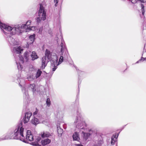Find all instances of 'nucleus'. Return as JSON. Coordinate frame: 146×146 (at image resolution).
<instances>
[{
  "label": "nucleus",
  "instance_id": "obj_1",
  "mask_svg": "<svg viewBox=\"0 0 146 146\" xmlns=\"http://www.w3.org/2000/svg\"><path fill=\"white\" fill-rule=\"evenodd\" d=\"M24 129L23 128L22 123L19 124L17 128L15 131L13 138L15 139H20L21 141L26 142L27 141H32L34 140L33 136L30 130H27L25 137L23 135Z\"/></svg>",
  "mask_w": 146,
  "mask_h": 146
},
{
  "label": "nucleus",
  "instance_id": "obj_2",
  "mask_svg": "<svg viewBox=\"0 0 146 146\" xmlns=\"http://www.w3.org/2000/svg\"><path fill=\"white\" fill-rule=\"evenodd\" d=\"M40 8L38 12V17L36 19L38 23L40 22L42 20H45L46 18V12L44 7L41 4H40Z\"/></svg>",
  "mask_w": 146,
  "mask_h": 146
},
{
  "label": "nucleus",
  "instance_id": "obj_3",
  "mask_svg": "<svg viewBox=\"0 0 146 146\" xmlns=\"http://www.w3.org/2000/svg\"><path fill=\"white\" fill-rule=\"evenodd\" d=\"M31 22V20H28L26 24H23L21 27H19L18 28H13V30L14 31V32L12 31V34H15L16 33L17 31L21 33L25 31V30L29 27V26L30 25Z\"/></svg>",
  "mask_w": 146,
  "mask_h": 146
},
{
  "label": "nucleus",
  "instance_id": "obj_4",
  "mask_svg": "<svg viewBox=\"0 0 146 146\" xmlns=\"http://www.w3.org/2000/svg\"><path fill=\"white\" fill-rule=\"evenodd\" d=\"M32 115V113L30 111L25 113V117L23 119V122L24 123H27L29 121Z\"/></svg>",
  "mask_w": 146,
  "mask_h": 146
},
{
  "label": "nucleus",
  "instance_id": "obj_5",
  "mask_svg": "<svg viewBox=\"0 0 146 146\" xmlns=\"http://www.w3.org/2000/svg\"><path fill=\"white\" fill-rule=\"evenodd\" d=\"M0 27L1 29L3 28L8 31H13V28L3 23L1 21H0Z\"/></svg>",
  "mask_w": 146,
  "mask_h": 146
},
{
  "label": "nucleus",
  "instance_id": "obj_6",
  "mask_svg": "<svg viewBox=\"0 0 146 146\" xmlns=\"http://www.w3.org/2000/svg\"><path fill=\"white\" fill-rule=\"evenodd\" d=\"M45 55L46 57L47 58V59L49 60H51L52 57V53L47 49L46 50Z\"/></svg>",
  "mask_w": 146,
  "mask_h": 146
},
{
  "label": "nucleus",
  "instance_id": "obj_7",
  "mask_svg": "<svg viewBox=\"0 0 146 146\" xmlns=\"http://www.w3.org/2000/svg\"><path fill=\"white\" fill-rule=\"evenodd\" d=\"M41 136L43 138L45 137H49L52 136V135L48 132H43L41 133Z\"/></svg>",
  "mask_w": 146,
  "mask_h": 146
},
{
  "label": "nucleus",
  "instance_id": "obj_8",
  "mask_svg": "<svg viewBox=\"0 0 146 146\" xmlns=\"http://www.w3.org/2000/svg\"><path fill=\"white\" fill-rule=\"evenodd\" d=\"M41 63V68L42 69H44L47 64L46 57H43L42 58Z\"/></svg>",
  "mask_w": 146,
  "mask_h": 146
},
{
  "label": "nucleus",
  "instance_id": "obj_9",
  "mask_svg": "<svg viewBox=\"0 0 146 146\" xmlns=\"http://www.w3.org/2000/svg\"><path fill=\"white\" fill-rule=\"evenodd\" d=\"M117 135V134H114L111 137V144L112 145L114 144L116 141L117 140V139L118 136V134H117V135Z\"/></svg>",
  "mask_w": 146,
  "mask_h": 146
},
{
  "label": "nucleus",
  "instance_id": "obj_10",
  "mask_svg": "<svg viewBox=\"0 0 146 146\" xmlns=\"http://www.w3.org/2000/svg\"><path fill=\"white\" fill-rule=\"evenodd\" d=\"M51 140L47 138L46 139L42 140L41 141V143L42 145L44 146L49 144L51 142Z\"/></svg>",
  "mask_w": 146,
  "mask_h": 146
},
{
  "label": "nucleus",
  "instance_id": "obj_11",
  "mask_svg": "<svg viewBox=\"0 0 146 146\" xmlns=\"http://www.w3.org/2000/svg\"><path fill=\"white\" fill-rule=\"evenodd\" d=\"M74 140L78 141L80 140L79 135L78 133L75 132L72 135Z\"/></svg>",
  "mask_w": 146,
  "mask_h": 146
},
{
  "label": "nucleus",
  "instance_id": "obj_12",
  "mask_svg": "<svg viewBox=\"0 0 146 146\" xmlns=\"http://www.w3.org/2000/svg\"><path fill=\"white\" fill-rule=\"evenodd\" d=\"M31 57L32 58V60H33L38 58V57L36 53L34 51L32 52L31 54Z\"/></svg>",
  "mask_w": 146,
  "mask_h": 146
},
{
  "label": "nucleus",
  "instance_id": "obj_13",
  "mask_svg": "<svg viewBox=\"0 0 146 146\" xmlns=\"http://www.w3.org/2000/svg\"><path fill=\"white\" fill-rule=\"evenodd\" d=\"M39 121L38 119L34 117H33L31 121V123L35 125H36L39 123Z\"/></svg>",
  "mask_w": 146,
  "mask_h": 146
},
{
  "label": "nucleus",
  "instance_id": "obj_14",
  "mask_svg": "<svg viewBox=\"0 0 146 146\" xmlns=\"http://www.w3.org/2000/svg\"><path fill=\"white\" fill-rule=\"evenodd\" d=\"M35 36V35L34 34L33 35H31L29 36V41L30 42V44L34 42Z\"/></svg>",
  "mask_w": 146,
  "mask_h": 146
},
{
  "label": "nucleus",
  "instance_id": "obj_15",
  "mask_svg": "<svg viewBox=\"0 0 146 146\" xmlns=\"http://www.w3.org/2000/svg\"><path fill=\"white\" fill-rule=\"evenodd\" d=\"M82 133L84 135L83 138L85 140H86L91 135L90 133H84L83 131L82 132Z\"/></svg>",
  "mask_w": 146,
  "mask_h": 146
},
{
  "label": "nucleus",
  "instance_id": "obj_16",
  "mask_svg": "<svg viewBox=\"0 0 146 146\" xmlns=\"http://www.w3.org/2000/svg\"><path fill=\"white\" fill-rule=\"evenodd\" d=\"M30 53H30L27 52H26L24 54V57L27 61L29 59V54Z\"/></svg>",
  "mask_w": 146,
  "mask_h": 146
},
{
  "label": "nucleus",
  "instance_id": "obj_17",
  "mask_svg": "<svg viewBox=\"0 0 146 146\" xmlns=\"http://www.w3.org/2000/svg\"><path fill=\"white\" fill-rule=\"evenodd\" d=\"M14 49L17 53L20 54L22 51H23V49L21 48V47H19L17 48H15Z\"/></svg>",
  "mask_w": 146,
  "mask_h": 146
},
{
  "label": "nucleus",
  "instance_id": "obj_18",
  "mask_svg": "<svg viewBox=\"0 0 146 146\" xmlns=\"http://www.w3.org/2000/svg\"><path fill=\"white\" fill-rule=\"evenodd\" d=\"M42 73L41 71H40V70L38 69L37 71L36 74V78L39 77L41 75Z\"/></svg>",
  "mask_w": 146,
  "mask_h": 146
},
{
  "label": "nucleus",
  "instance_id": "obj_19",
  "mask_svg": "<svg viewBox=\"0 0 146 146\" xmlns=\"http://www.w3.org/2000/svg\"><path fill=\"white\" fill-rule=\"evenodd\" d=\"M141 11L142 12V14L143 15H144L145 11L144 9V6L143 4H141Z\"/></svg>",
  "mask_w": 146,
  "mask_h": 146
},
{
  "label": "nucleus",
  "instance_id": "obj_20",
  "mask_svg": "<svg viewBox=\"0 0 146 146\" xmlns=\"http://www.w3.org/2000/svg\"><path fill=\"white\" fill-rule=\"evenodd\" d=\"M61 46V52L63 53L64 52V49L65 46L64 45H63V43L62 42H61L60 44Z\"/></svg>",
  "mask_w": 146,
  "mask_h": 146
},
{
  "label": "nucleus",
  "instance_id": "obj_21",
  "mask_svg": "<svg viewBox=\"0 0 146 146\" xmlns=\"http://www.w3.org/2000/svg\"><path fill=\"white\" fill-rule=\"evenodd\" d=\"M56 63V62H55ZM54 64H52V66L54 67V68H52V70L53 71H54L57 68V66H55V62H53Z\"/></svg>",
  "mask_w": 146,
  "mask_h": 146
},
{
  "label": "nucleus",
  "instance_id": "obj_22",
  "mask_svg": "<svg viewBox=\"0 0 146 146\" xmlns=\"http://www.w3.org/2000/svg\"><path fill=\"white\" fill-rule=\"evenodd\" d=\"M58 134H59V136H61L62 134L63 133V130L62 129H58Z\"/></svg>",
  "mask_w": 146,
  "mask_h": 146
},
{
  "label": "nucleus",
  "instance_id": "obj_23",
  "mask_svg": "<svg viewBox=\"0 0 146 146\" xmlns=\"http://www.w3.org/2000/svg\"><path fill=\"white\" fill-rule=\"evenodd\" d=\"M46 103L48 106H50V101L49 98H47L46 100Z\"/></svg>",
  "mask_w": 146,
  "mask_h": 146
},
{
  "label": "nucleus",
  "instance_id": "obj_24",
  "mask_svg": "<svg viewBox=\"0 0 146 146\" xmlns=\"http://www.w3.org/2000/svg\"><path fill=\"white\" fill-rule=\"evenodd\" d=\"M20 61L21 63H23L24 62V58L22 57H20Z\"/></svg>",
  "mask_w": 146,
  "mask_h": 146
},
{
  "label": "nucleus",
  "instance_id": "obj_25",
  "mask_svg": "<svg viewBox=\"0 0 146 146\" xmlns=\"http://www.w3.org/2000/svg\"><path fill=\"white\" fill-rule=\"evenodd\" d=\"M63 60V57L62 56H61L60 57L59 62H60V63L62 62Z\"/></svg>",
  "mask_w": 146,
  "mask_h": 146
},
{
  "label": "nucleus",
  "instance_id": "obj_26",
  "mask_svg": "<svg viewBox=\"0 0 146 146\" xmlns=\"http://www.w3.org/2000/svg\"><path fill=\"white\" fill-rule=\"evenodd\" d=\"M38 112V110L37 108H36V110L33 113V115H36L37 114V113Z\"/></svg>",
  "mask_w": 146,
  "mask_h": 146
},
{
  "label": "nucleus",
  "instance_id": "obj_27",
  "mask_svg": "<svg viewBox=\"0 0 146 146\" xmlns=\"http://www.w3.org/2000/svg\"><path fill=\"white\" fill-rule=\"evenodd\" d=\"M41 139V138L40 137H38L37 139H36V141L37 142V143H38V142H39L40 140Z\"/></svg>",
  "mask_w": 146,
  "mask_h": 146
},
{
  "label": "nucleus",
  "instance_id": "obj_28",
  "mask_svg": "<svg viewBox=\"0 0 146 146\" xmlns=\"http://www.w3.org/2000/svg\"><path fill=\"white\" fill-rule=\"evenodd\" d=\"M131 2L133 4L136 3L137 2V0H132Z\"/></svg>",
  "mask_w": 146,
  "mask_h": 146
},
{
  "label": "nucleus",
  "instance_id": "obj_29",
  "mask_svg": "<svg viewBox=\"0 0 146 146\" xmlns=\"http://www.w3.org/2000/svg\"><path fill=\"white\" fill-rule=\"evenodd\" d=\"M140 1L142 3H144L145 2L144 1V0H141Z\"/></svg>",
  "mask_w": 146,
  "mask_h": 146
},
{
  "label": "nucleus",
  "instance_id": "obj_30",
  "mask_svg": "<svg viewBox=\"0 0 146 146\" xmlns=\"http://www.w3.org/2000/svg\"><path fill=\"white\" fill-rule=\"evenodd\" d=\"M56 4H55V5L56 6H57V4L58 3V0H56Z\"/></svg>",
  "mask_w": 146,
  "mask_h": 146
},
{
  "label": "nucleus",
  "instance_id": "obj_31",
  "mask_svg": "<svg viewBox=\"0 0 146 146\" xmlns=\"http://www.w3.org/2000/svg\"><path fill=\"white\" fill-rule=\"evenodd\" d=\"M81 145H81L80 144H78L76 145V146H81Z\"/></svg>",
  "mask_w": 146,
  "mask_h": 146
},
{
  "label": "nucleus",
  "instance_id": "obj_32",
  "mask_svg": "<svg viewBox=\"0 0 146 146\" xmlns=\"http://www.w3.org/2000/svg\"><path fill=\"white\" fill-rule=\"evenodd\" d=\"M36 145H37V146H40V145H39L38 144H37H37H36Z\"/></svg>",
  "mask_w": 146,
  "mask_h": 146
},
{
  "label": "nucleus",
  "instance_id": "obj_33",
  "mask_svg": "<svg viewBox=\"0 0 146 146\" xmlns=\"http://www.w3.org/2000/svg\"><path fill=\"white\" fill-rule=\"evenodd\" d=\"M31 86H35V85L33 84L32 85H31Z\"/></svg>",
  "mask_w": 146,
  "mask_h": 146
},
{
  "label": "nucleus",
  "instance_id": "obj_34",
  "mask_svg": "<svg viewBox=\"0 0 146 146\" xmlns=\"http://www.w3.org/2000/svg\"><path fill=\"white\" fill-rule=\"evenodd\" d=\"M140 0H137V1H140Z\"/></svg>",
  "mask_w": 146,
  "mask_h": 146
},
{
  "label": "nucleus",
  "instance_id": "obj_35",
  "mask_svg": "<svg viewBox=\"0 0 146 146\" xmlns=\"http://www.w3.org/2000/svg\"><path fill=\"white\" fill-rule=\"evenodd\" d=\"M29 29V30H31V28H30Z\"/></svg>",
  "mask_w": 146,
  "mask_h": 146
},
{
  "label": "nucleus",
  "instance_id": "obj_36",
  "mask_svg": "<svg viewBox=\"0 0 146 146\" xmlns=\"http://www.w3.org/2000/svg\"><path fill=\"white\" fill-rule=\"evenodd\" d=\"M33 28H34L35 27H31V28H33Z\"/></svg>",
  "mask_w": 146,
  "mask_h": 146
},
{
  "label": "nucleus",
  "instance_id": "obj_37",
  "mask_svg": "<svg viewBox=\"0 0 146 146\" xmlns=\"http://www.w3.org/2000/svg\"><path fill=\"white\" fill-rule=\"evenodd\" d=\"M144 59H146V58H144Z\"/></svg>",
  "mask_w": 146,
  "mask_h": 146
},
{
  "label": "nucleus",
  "instance_id": "obj_38",
  "mask_svg": "<svg viewBox=\"0 0 146 146\" xmlns=\"http://www.w3.org/2000/svg\"><path fill=\"white\" fill-rule=\"evenodd\" d=\"M81 146H84L83 145H81Z\"/></svg>",
  "mask_w": 146,
  "mask_h": 146
},
{
  "label": "nucleus",
  "instance_id": "obj_39",
  "mask_svg": "<svg viewBox=\"0 0 146 146\" xmlns=\"http://www.w3.org/2000/svg\"><path fill=\"white\" fill-rule=\"evenodd\" d=\"M54 1H55V0H54Z\"/></svg>",
  "mask_w": 146,
  "mask_h": 146
}]
</instances>
